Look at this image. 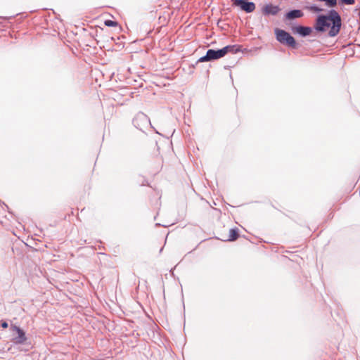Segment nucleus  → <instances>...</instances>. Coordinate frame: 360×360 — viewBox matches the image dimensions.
Returning a JSON list of instances; mask_svg holds the SVG:
<instances>
[{"label": "nucleus", "instance_id": "9d476101", "mask_svg": "<svg viewBox=\"0 0 360 360\" xmlns=\"http://www.w3.org/2000/svg\"><path fill=\"white\" fill-rule=\"evenodd\" d=\"M238 230L235 229H231L229 230V238L227 239V240L233 241V240H236L238 238Z\"/></svg>", "mask_w": 360, "mask_h": 360}, {"label": "nucleus", "instance_id": "ddd939ff", "mask_svg": "<svg viewBox=\"0 0 360 360\" xmlns=\"http://www.w3.org/2000/svg\"><path fill=\"white\" fill-rule=\"evenodd\" d=\"M105 25L108 27H115L117 25V22L110 20H107L104 22Z\"/></svg>", "mask_w": 360, "mask_h": 360}, {"label": "nucleus", "instance_id": "2eb2a0df", "mask_svg": "<svg viewBox=\"0 0 360 360\" xmlns=\"http://www.w3.org/2000/svg\"><path fill=\"white\" fill-rule=\"evenodd\" d=\"M1 326L4 328H6L8 327V323L6 322H4L2 323Z\"/></svg>", "mask_w": 360, "mask_h": 360}, {"label": "nucleus", "instance_id": "6e6552de", "mask_svg": "<svg viewBox=\"0 0 360 360\" xmlns=\"http://www.w3.org/2000/svg\"><path fill=\"white\" fill-rule=\"evenodd\" d=\"M295 29L296 32L302 36L309 35L312 32L311 28L309 27L298 26Z\"/></svg>", "mask_w": 360, "mask_h": 360}, {"label": "nucleus", "instance_id": "f257e3e1", "mask_svg": "<svg viewBox=\"0 0 360 360\" xmlns=\"http://www.w3.org/2000/svg\"><path fill=\"white\" fill-rule=\"evenodd\" d=\"M342 26L341 17L339 13L331 10L328 15H319L315 24V29L319 32H327L328 36L333 37L338 34Z\"/></svg>", "mask_w": 360, "mask_h": 360}, {"label": "nucleus", "instance_id": "423d86ee", "mask_svg": "<svg viewBox=\"0 0 360 360\" xmlns=\"http://www.w3.org/2000/svg\"><path fill=\"white\" fill-rule=\"evenodd\" d=\"M15 329L18 332V336L13 339V342L16 345L24 343L27 340L25 333L18 327H15Z\"/></svg>", "mask_w": 360, "mask_h": 360}, {"label": "nucleus", "instance_id": "dca6fc26", "mask_svg": "<svg viewBox=\"0 0 360 360\" xmlns=\"http://www.w3.org/2000/svg\"><path fill=\"white\" fill-rule=\"evenodd\" d=\"M199 62H201L202 61V58H200L199 60H198Z\"/></svg>", "mask_w": 360, "mask_h": 360}, {"label": "nucleus", "instance_id": "20e7f679", "mask_svg": "<svg viewBox=\"0 0 360 360\" xmlns=\"http://www.w3.org/2000/svg\"><path fill=\"white\" fill-rule=\"evenodd\" d=\"M222 57H224V54L223 51H221V49L217 51L213 49H209L207 51L206 55L204 56V61L217 60Z\"/></svg>", "mask_w": 360, "mask_h": 360}, {"label": "nucleus", "instance_id": "0eeeda50", "mask_svg": "<svg viewBox=\"0 0 360 360\" xmlns=\"http://www.w3.org/2000/svg\"><path fill=\"white\" fill-rule=\"evenodd\" d=\"M303 16V13L300 10H292L286 14V18L289 20L298 18Z\"/></svg>", "mask_w": 360, "mask_h": 360}, {"label": "nucleus", "instance_id": "4468645a", "mask_svg": "<svg viewBox=\"0 0 360 360\" xmlns=\"http://www.w3.org/2000/svg\"><path fill=\"white\" fill-rule=\"evenodd\" d=\"M342 4L353 5L355 3L354 0H340Z\"/></svg>", "mask_w": 360, "mask_h": 360}, {"label": "nucleus", "instance_id": "7ed1b4c3", "mask_svg": "<svg viewBox=\"0 0 360 360\" xmlns=\"http://www.w3.org/2000/svg\"><path fill=\"white\" fill-rule=\"evenodd\" d=\"M233 5L235 6L240 7L241 10L251 13L255 10V4L253 2H249L246 0H231Z\"/></svg>", "mask_w": 360, "mask_h": 360}, {"label": "nucleus", "instance_id": "39448f33", "mask_svg": "<svg viewBox=\"0 0 360 360\" xmlns=\"http://www.w3.org/2000/svg\"><path fill=\"white\" fill-rule=\"evenodd\" d=\"M278 6H275L271 4L264 5L262 8V12L264 15H276L280 11Z\"/></svg>", "mask_w": 360, "mask_h": 360}, {"label": "nucleus", "instance_id": "f03ea898", "mask_svg": "<svg viewBox=\"0 0 360 360\" xmlns=\"http://www.w3.org/2000/svg\"><path fill=\"white\" fill-rule=\"evenodd\" d=\"M276 39L279 42L285 44L292 48L295 47V40L289 33L282 30H276Z\"/></svg>", "mask_w": 360, "mask_h": 360}, {"label": "nucleus", "instance_id": "1a4fd4ad", "mask_svg": "<svg viewBox=\"0 0 360 360\" xmlns=\"http://www.w3.org/2000/svg\"><path fill=\"white\" fill-rule=\"evenodd\" d=\"M238 51V49L235 45H229L221 49V51H223L224 56L226 55L228 53H236Z\"/></svg>", "mask_w": 360, "mask_h": 360}, {"label": "nucleus", "instance_id": "f8f14e48", "mask_svg": "<svg viewBox=\"0 0 360 360\" xmlns=\"http://www.w3.org/2000/svg\"><path fill=\"white\" fill-rule=\"evenodd\" d=\"M307 9L309 10L310 11L314 12V13H319V12H321V11H323L322 8H320L318 6H309V7H307Z\"/></svg>", "mask_w": 360, "mask_h": 360}, {"label": "nucleus", "instance_id": "9b49d317", "mask_svg": "<svg viewBox=\"0 0 360 360\" xmlns=\"http://www.w3.org/2000/svg\"><path fill=\"white\" fill-rule=\"evenodd\" d=\"M137 120H144L146 122H148V119L147 117V116L146 115H144L143 113H138L136 116V118L134 120V122Z\"/></svg>", "mask_w": 360, "mask_h": 360}]
</instances>
